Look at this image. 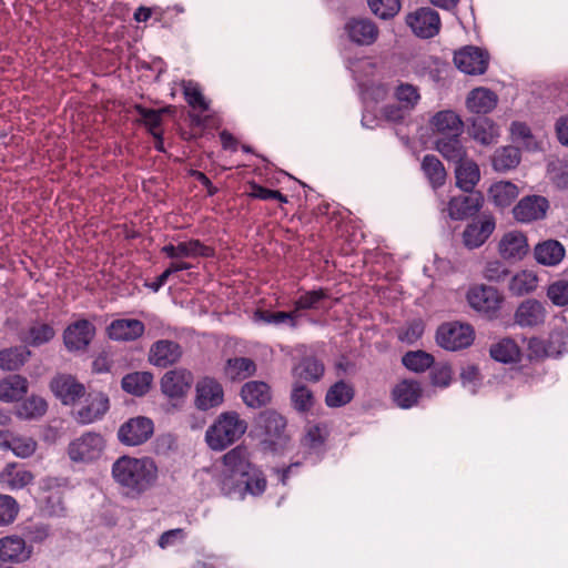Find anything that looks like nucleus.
Instances as JSON below:
<instances>
[{
    "label": "nucleus",
    "mask_w": 568,
    "mask_h": 568,
    "mask_svg": "<svg viewBox=\"0 0 568 568\" xmlns=\"http://www.w3.org/2000/svg\"><path fill=\"white\" fill-rule=\"evenodd\" d=\"M402 362L410 371L424 372L433 365L434 357L424 351H416L406 353Z\"/></svg>",
    "instance_id": "52"
},
{
    "label": "nucleus",
    "mask_w": 568,
    "mask_h": 568,
    "mask_svg": "<svg viewBox=\"0 0 568 568\" xmlns=\"http://www.w3.org/2000/svg\"><path fill=\"white\" fill-rule=\"evenodd\" d=\"M0 447L11 450L17 457L28 458L37 448V443L31 437L17 436L11 432H0Z\"/></svg>",
    "instance_id": "27"
},
{
    "label": "nucleus",
    "mask_w": 568,
    "mask_h": 568,
    "mask_svg": "<svg viewBox=\"0 0 568 568\" xmlns=\"http://www.w3.org/2000/svg\"><path fill=\"white\" fill-rule=\"evenodd\" d=\"M469 133L474 140L489 145L497 141L499 129L490 119L479 116L473 121Z\"/></svg>",
    "instance_id": "34"
},
{
    "label": "nucleus",
    "mask_w": 568,
    "mask_h": 568,
    "mask_svg": "<svg viewBox=\"0 0 568 568\" xmlns=\"http://www.w3.org/2000/svg\"><path fill=\"white\" fill-rule=\"evenodd\" d=\"M47 402L39 396H30L17 409V415L23 419L41 417L47 412Z\"/></svg>",
    "instance_id": "48"
},
{
    "label": "nucleus",
    "mask_w": 568,
    "mask_h": 568,
    "mask_svg": "<svg viewBox=\"0 0 568 568\" xmlns=\"http://www.w3.org/2000/svg\"><path fill=\"white\" fill-rule=\"evenodd\" d=\"M192 384V375L184 369L169 371L161 379L162 392L171 397H181L190 389Z\"/></svg>",
    "instance_id": "23"
},
{
    "label": "nucleus",
    "mask_w": 568,
    "mask_h": 568,
    "mask_svg": "<svg viewBox=\"0 0 568 568\" xmlns=\"http://www.w3.org/2000/svg\"><path fill=\"white\" fill-rule=\"evenodd\" d=\"M394 95L404 109L408 111H412L420 100L418 88L410 83L400 82L396 87Z\"/></svg>",
    "instance_id": "50"
},
{
    "label": "nucleus",
    "mask_w": 568,
    "mask_h": 568,
    "mask_svg": "<svg viewBox=\"0 0 568 568\" xmlns=\"http://www.w3.org/2000/svg\"><path fill=\"white\" fill-rule=\"evenodd\" d=\"M490 356L501 363H511L519 357V348L511 338H504L491 345Z\"/></svg>",
    "instance_id": "47"
},
{
    "label": "nucleus",
    "mask_w": 568,
    "mask_h": 568,
    "mask_svg": "<svg viewBox=\"0 0 568 568\" xmlns=\"http://www.w3.org/2000/svg\"><path fill=\"white\" fill-rule=\"evenodd\" d=\"M19 511L16 499L9 495H0V526L11 524Z\"/></svg>",
    "instance_id": "58"
},
{
    "label": "nucleus",
    "mask_w": 568,
    "mask_h": 568,
    "mask_svg": "<svg viewBox=\"0 0 568 568\" xmlns=\"http://www.w3.org/2000/svg\"><path fill=\"white\" fill-rule=\"evenodd\" d=\"M527 237L523 232L510 231L506 233L498 244V251L503 258L520 261L528 253Z\"/></svg>",
    "instance_id": "21"
},
{
    "label": "nucleus",
    "mask_w": 568,
    "mask_h": 568,
    "mask_svg": "<svg viewBox=\"0 0 568 568\" xmlns=\"http://www.w3.org/2000/svg\"><path fill=\"white\" fill-rule=\"evenodd\" d=\"M519 191L516 184L509 181H499L494 183L489 190L488 195L495 205L506 207L510 205L518 196Z\"/></svg>",
    "instance_id": "38"
},
{
    "label": "nucleus",
    "mask_w": 568,
    "mask_h": 568,
    "mask_svg": "<svg viewBox=\"0 0 568 568\" xmlns=\"http://www.w3.org/2000/svg\"><path fill=\"white\" fill-rule=\"evenodd\" d=\"M247 423L236 412H224L205 432L207 446L221 452L239 440L246 432Z\"/></svg>",
    "instance_id": "3"
},
{
    "label": "nucleus",
    "mask_w": 568,
    "mask_h": 568,
    "mask_svg": "<svg viewBox=\"0 0 568 568\" xmlns=\"http://www.w3.org/2000/svg\"><path fill=\"white\" fill-rule=\"evenodd\" d=\"M54 336L55 331L51 324L36 321L30 324L22 336V341L27 345L38 347L49 343Z\"/></svg>",
    "instance_id": "36"
},
{
    "label": "nucleus",
    "mask_w": 568,
    "mask_h": 568,
    "mask_svg": "<svg viewBox=\"0 0 568 568\" xmlns=\"http://www.w3.org/2000/svg\"><path fill=\"white\" fill-rule=\"evenodd\" d=\"M256 371L254 361L248 357H233L229 358L224 366V375L230 381H243L252 375Z\"/></svg>",
    "instance_id": "33"
},
{
    "label": "nucleus",
    "mask_w": 568,
    "mask_h": 568,
    "mask_svg": "<svg viewBox=\"0 0 568 568\" xmlns=\"http://www.w3.org/2000/svg\"><path fill=\"white\" fill-rule=\"evenodd\" d=\"M223 469L219 477L221 491L229 497L244 499L246 495L260 496L266 488L263 471L251 460L248 449L239 445L222 458Z\"/></svg>",
    "instance_id": "1"
},
{
    "label": "nucleus",
    "mask_w": 568,
    "mask_h": 568,
    "mask_svg": "<svg viewBox=\"0 0 568 568\" xmlns=\"http://www.w3.org/2000/svg\"><path fill=\"white\" fill-rule=\"evenodd\" d=\"M255 316L267 324L281 325L287 324L290 327L295 328L297 326L296 311L292 312H270V311H257Z\"/></svg>",
    "instance_id": "53"
},
{
    "label": "nucleus",
    "mask_w": 568,
    "mask_h": 568,
    "mask_svg": "<svg viewBox=\"0 0 568 568\" xmlns=\"http://www.w3.org/2000/svg\"><path fill=\"white\" fill-rule=\"evenodd\" d=\"M223 400V387L216 379L204 377L197 382L195 405L199 409L207 410L217 407Z\"/></svg>",
    "instance_id": "13"
},
{
    "label": "nucleus",
    "mask_w": 568,
    "mask_h": 568,
    "mask_svg": "<svg viewBox=\"0 0 568 568\" xmlns=\"http://www.w3.org/2000/svg\"><path fill=\"white\" fill-rule=\"evenodd\" d=\"M136 113L141 116L142 123L148 128L153 138H159L162 113L164 110L146 109L142 105H135Z\"/></svg>",
    "instance_id": "51"
},
{
    "label": "nucleus",
    "mask_w": 568,
    "mask_h": 568,
    "mask_svg": "<svg viewBox=\"0 0 568 568\" xmlns=\"http://www.w3.org/2000/svg\"><path fill=\"white\" fill-rule=\"evenodd\" d=\"M520 162L518 148L508 145L499 148L493 155V168L498 172H506L515 169Z\"/></svg>",
    "instance_id": "40"
},
{
    "label": "nucleus",
    "mask_w": 568,
    "mask_h": 568,
    "mask_svg": "<svg viewBox=\"0 0 568 568\" xmlns=\"http://www.w3.org/2000/svg\"><path fill=\"white\" fill-rule=\"evenodd\" d=\"M182 356L181 346L170 339H160L152 344L149 352V361L158 367H168L175 364Z\"/></svg>",
    "instance_id": "19"
},
{
    "label": "nucleus",
    "mask_w": 568,
    "mask_h": 568,
    "mask_svg": "<svg viewBox=\"0 0 568 568\" xmlns=\"http://www.w3.org/2000/svg\"><path fill=\"white\" fill-rule=\"evenodd\" d=\"M111 339L134 341L144 333V324L135 318L114 320L108 327Z\"/></svg>",
    "instance_id": "25"
},
{
    "label": "nucleus",
    "mask_w": 568,
    "mask_h": 568,
    "mask_svg": "<svg viewBox=\"0 0 568 568\" xmlns=\"http://www.w3.org/2000/svg\"><path fill=\"white\" fill-rule=\"evenodd\" d=\"M94 334L95 327L91 322L79 320L64 329L63 342L71 352L83 351L91 343Z\"/></svg>",
    "instance_id": "12"
},
{
    "label": "nucleus",
    "mask_w": 568,
    "mask_h": 568,
    "mask_svg": "<svg viewBox=\"0 0 568 568\" xmlns=\"http://www.w3.org/2000/svg\"><path fill=\"white\" fill-rule=\"evenodd\" d=\"M435 149L449 162L462 161L467 152L460 136H442L435 139Z\"/></svg>",
    "instance_id": "35"
},
{
    "label": "nucleus",
    "mask_w": 568,
    "mask_h": 568,
    "mask_svg": "<svg viewBox=\"0 0 568 568\" xmlns=\"http://www.w3.org/2000/svg\"><path fill=\"white\" fill-rule=\"evenodd\" d=\"M456 185L464 192H471L480 180V171L477 163L466 156L456 162Z\"/></svg>",
    "instance_id": "26"
},
{
    "label": "nucleus",
    "mask_w": 568,
    "mask_h": 568,
    "mask_svg": "<svg viewBox=\"0 0 568 568\" xmlns=\"http://www.w3.org/2000/svg\"><path fill=\"white\" fill-rule=\"evenodd\" d=\"M479 193L453 197L448 203V214L453 220H464L475 215L481 207Z\"/></svg>",
    "instance_id": "24"
},
{
    "label": "nucleus",
    "mask_w": 568,
    "mask_h": 568,
    "mask_svg": "<svg viewBox=\"0 0 568 568\" xmlns=\"http://www.w3.org/2000/svg\"><path fill=\"white\" fill-rule=\"evenodd\" d=\"M324 443L323 429L317 425H311L307 427L306 434L303 438L304 446L311 449L320 448Z\"/></svg>",
    "instance_id": "63"
},
{
    "label": "nucleus",
    "mask_w": 568,
    "mask_h": 568,
    "mask_svg": "<svg viewBox=\"0 0 568 568\" xmlns=\"http://www.w3.org/2000/svg\"><path fill=\"white\" fill-rule=\"evenodd\" d=\"M495 219L483 215L478 221L467 225L463 233L464 244L469 248L483 245L495 230Z\"/></svg>",
    "instance_id": "22"
},
{
    "label": "nucleus",
    "mask_w": 568,
    "mask_h": 568,
    "mask_svg": "<svg viewBox=\"0 0 568 568\" xmlns=\"http://www.w3.org/2000/svg\"><path fill=\"white\" fill-rule=\"evenodd\" d=\"M475 338V332L469 324L459 322L445 323L436 333L438 345L447 351H458L470 346Z\"/></svg>",
    "instance_id": "5"
},
{
    "label": "nucleus",
    "mask_w": 568,
    "mask_h": 568,
    "mask_svg": "<svg viewBox=\"0 0 568 568\" xmlns=\"http://www.w3.org/2000/svg\"><path fill=\"white\" fill-rule=\"evenodd\" d=\"M424 333V323L420 320H414L398 332V338L407 344L417 342Z\"/></svg>",
    "instance_id": "60"
},
{
    "label": "nucleus",
    "mask_w": 568,
    "mask_h": 568,
    "mask_svg": "<svg viewBox=\"0 0 568 568\" xmlns=\"http://www.w3.org/2000/svg\"><path fill=\"white\" fill-rule=\"evenodd\" d=\"M549 209V202L541 195L524 196L513 209L514 219L520 223L542 220Z\"/></svg>",
    "instance_id": "10"
},
{
    "label": "nucleus",
    "mask_w": 568,
    "mask_h": 568,
    "mask_svg": "<svg viewBox=\"0 0 568 568\" xmlns=\"http://www.w3.org/2000/svg\"><path fill=\"white\" fill-rule=\"evenodd\" d=\"M547 175L557 187L568 189V160H550L547 165Z\"/></svg>",
    "instance_id": "49"
},
{
    "label": "nucleus",
    "mask_w": 568,
    "mask_h": 568,
    "mask_svg": "<svg viewBox=\"0 0 568 568\" xmlns=\"http://www.w3.org/2000/svg\"><path fill=\"white\" fill-rule=\"evenodd\" d=\"M469 305L488 317H496L504 302L503 295L493 286L476 285L467 293Z\"/></svg>",
    "instance_id": "6"
},
{
    "label": "nucleus",
    "mask_w": 568,
    "mask_h": 568,
    "mask_svg": "<svg viewBox=\"0 0 568 568\" xmlns=\"http://www.w3.org/2000/svg\"><path fill=\"white\" fill-rule=\"evenodd\" d=\"M422 169L433 187L442 186L446 180V171L443 163L432 154L424 156Z\"/></svg>",
    "instance_id": "45"
},
{
    "label": "nucleus",
    "mask_w": 568,
    "mask_h": 568,
    "mask_svg": "<svg viewBox=\"0 0 568 568\" xmlns=\"http://www.w3.org/2000/svg\"><path fill=\"white\" fill-rule=\"evenodd\" d=\"M292 402L296 409L307 410L313 405V394L306 386L296 383L292 390Z\"/></svg>",
    "instance_id": "59"
},
{
    "label": "nucleus",
    "mask_w": 568,
    "mask_h": 568,
    "mask_svg": "<svg viewBox=\"0 0 568 568\" xmlns=\"http://www.w3.org/2000/svg\"><path fill=\"white\" fill-rule=\"evenodd\" d=\"M489 55L478 47L467 45L454 54L455 65L466 74H483L488 68Z\"/></svg>",
    "instance_id": "9"
},
{
    "label": "nucleus",
    "mask_w": 568,
    "mask_h": 568,
    "mask_svg": "<svg viewBox=\"0 0 568 568\" xmlns=\"http://www.w3.org/2000/svg\"><path fill=\"white\" fill-rule=\"evenodd\" d=\"M348 39L358 45L373 44L379 34L377 26L369 19H349L345 23Z\"/></svg>",
    "instance_id": "16"
},
{
    "label": "nucleus",
    "mask_w": 568,
    "mask_h": 568,
    "mask_svg": "<svg viewBox=\"0 0 568 568\" xmlns=\"http://www.w3.org/2000/svg\"><path fill=\"white\" fill-rule=\"evenodd\" d=\"M538 277L531 271H521L514 275L509 282V292L515 296H523L536 290Z\"/></svg>",
    "instance_id": "43"
},
{
    "label": "nucleus",
    "mask_w": 568,
    "mask_h": 568,
    "mask_svg": "<svg viewBox=\"0 0 568 568\" xmlns=\"http://www.w3.org/2000/svg\"><path fill=\"white\" fill-rule=\"evenodd\" d=\"M31 355L24 346H16L0 351V368L3 371L19 369Z\"/></svg>",
    "instance_id": "42"
},
{
    "label": "nucleus",
    "mask_w": 568,
    "mask_h": 568,
    "mask_svg": "<svg viewBox=\"0 0 568 568\" xmlns=\"http://www.w3.org/2000/svg\"><path fill=\"white\" fill-rule=\"evenodd\" d=\"M497 101V95L489 89L476 88L468 94L466 104L469 111L485 114L496 106Z\"/></svg>",
    "instance_id": "31"
},
{
    "label": "nucleus",
    "mask_w": 568,
    "mask_h": 568,
    "mask_svg": "<svg viewBox=\"0 0 568 568\" xmlns=\"http://www.w3.org/2000/svg\"><path fill=\"white\" fill-rule=\"evenodd\" d=\"M547 297L556 306L564 307L568 305V281L557 280L547 287Z\"/></svg>",
    "instance_id": "56"
},
{
    "label": "nucleus",
    "mask_w": 568,
    "mask_h": 568,
    "mask_svg": "<svg viewBox=\"0 0 568 568\" xmlns=\"http://www.w3.org/2000/svg\"><path fill=\"white\" fill-rule=\"evenodd\" d=\"M183 93L189 105L201 112L209 110V102L201 92L197 83L193 81L183 82Z\"/></svg>",
    "instance_id": "54"
},
{
    "label": "nucleus",
    "mask_w": 568,
    "mask_h": 568,
    "mask_svg": "<svg viewBox=\"0 0 568 568\" xmlns=\"http://www.w3.org/2000/svg\"><path fill=\"white\" fill-rule=\"evenodd\" d=\"M50 388L64 405L75 403L85 392L84 386L71 375L55 376L50 383Z\"/></svg>",
    "instance_id": "18"
},
{
    "label": "nucleus",
    "mask_w": 568,
    "mask_h": 568,
    "mask_svg": "<svg viewBox=\"0 0 568 568\" xmlns=\"http://www.w3.org/2000/svg\"><path fill=\"white\" fill-rule=\"evenodd\" d=\"M153 375L149 372H135L128 374L122 379V388L135 396H142L150 389Z\"/></svg>",
    "instance_id": "41"
},
{
    "label": "nucleus",
    "mask_w": 568,
    "mask_h": 568,
    "mask_svg": "<svg viewBox=\"0 0 568 568\" xmlns=\"http://www.w3.org/2000/svg\"><path fill=\"white\" fill-rule=\"evenodd\" d=\"M547 317L546 306L538 300L527 298L516 308L514 322L520 327H537L545 323Z\"/></svg>",
    "instance_id": "11"
},
{
    "label": "nucleus",
    "mask_w": 568,
    "mask_h": 568,
    "mask_svg": "<svg viewBox=\"0 0 568 568\" xmlns=\"http://www.w3.org/2000/svg\"><path fill=\"white\" fill-rule=\"evenodd\" d=\"M109 410V398L102 393H90L85 404L77 412L75 419L88 425L101 419Z\"/></svg>",
    "instance_id": "20"
},
{
    "label": "nucleus",
    "mask_w": 568,
    "mask_h": 568,
    "mask_svg": "<svg viewBox=\"0 0 568 568\" xmlns=\"http://www.w3.org/2000/svg\"><path fill=\"white\" fill-rule=\"evenodd\" d=\"M33 548L22 537L11 535L0 539V559L20 564L30 559Z\"/></svg>",
    "instance_id": "14"
},
{
    "label": "nucleus",
    "mask_w": 568,
    "mask_h": 568,
    "mask_svg": "<svg viewBox=\"0 0 568 568\" xmlns=\"http://www.w3.org/2000/svg\"><path fill=\"white\" fill-rule=\"evenodd\" d=\"M248 195L251 197L258 199V200H264V201L277 200V201H280L282 203H286L287 202V197L285 195H283L280 191H277V190H270V189L261 186V185H258L256 183H252L251 184V192L248 193Z\"/></svg>",
    "instance_id": "62"
},
{
    "label": "nucleus",
    "mask_w": 568,
    "mask_h": 568,
    "mask_svg": "<svg viewBox=\"0 0 568 568\" xmlns=\"http://www.w3.org/2000/svg\"><path fill=\"white\" fill-rule=\"evenodd\" d=\"M241 396L248 407H261L271 399L270 387L264 382L251 381L242 386Z\"/></svg>",
    "instance_id": "30"
},
{
    "label": "nucleus",
    "mask_w": 568,
    "mask_h": 568,
    "mask_svg": "<svg viewBox=\"0 0 568 568\" xmlns=\"http://www.w3.org/2000/svg\"><path fill=\"white\" fill-rule=\"evenodd\" d=\"M260 427L270 440L281 439L285 432L286 420L278 413L268 410L261 415Z\"/></svg>",
    "instance_id": "39"
},
{
    "label": "nucleus",
    "mask_w": 568,
    "mask_h": 568,
    "mask_svg": "<svg viewBox=\"0 0 568 568\" xmlns=\"http://www.w3.org/2000/svg\"><path fill=\"white\" fill-rule=\"evenodd\" d=\"M28 392V381L21 375H10L0 381V400L14 402L21 399Z\"/></svg>",
    "instance_id": "32"
},
{
    "label": "nucleus",
    "mask_w": 568,
    "mask_h": 568,
    "mask_svg": "<svg viewBox=\"0 0 568 568\" xmlns=\"http://www.w3.org/2000/svg\"><path fill=\"white\" fill-rule=\"evenodd\" d=\"M295 377L316 382L324 374V365L315 357L303 358L293 369Z\"/></svg>",
    "instance_id": "44"
},
{
    "label": "nucleus",
    "mask_w": 568,
    "mask_h": 568,
    "mask_svg": "<svg viewBox=\"0 0 568 568\" xmlns=\"http://www.w3.org/2000/svg\"><path fill=\"white\" fill-rule=\"evenodd\" d=\"M112 477L129 497H139L158 479V466L150 457L121 456L112 465Z\"/></svg>",
    "instance_id": "2"
},
{
    "label": "nucleus",
    "mask_w": 568,
    "mask_h": 568,
    "mask_svg": "<svg viewBox=\"0 0 568 568\" xmlns=\"http://www.w3.org/2000/svg\"><path fill=\"white\" fill-rule=\"evenodd\" d=\"M509 274V270L500 261H490L484 268V277L490 282H500Z\"/></svg>",
    "instance_id": "61"
},
{
    "label": "nucleus",
    "mask_w": 568,
    "mask_h": 568,
    "mask_svg": "<svg viewBox=\"0 0 568 568\" xmlns=\"http://www.w3.org/2000/svg\"><path fill=\"white\" fill-rule=\"evenodd\" d=\"M406 22L412 31L419 38L429 39L440 30V18L432 8H419L406 17Z\"/></svg>",
    "instance_id": "8"
},
{
    "label": "nucleus",
    "mask_w": 568,
    "mask_h": 568,
    "mask_svg": "<svg viewBox=\"0 0 568 568\" xmlns=\"http://www.w3.org/2000/svg\"><path fill=\"white\" fill-rule=\"evenodd\" d=\"M430 129L436 138L460 136L464 123L459 115L452 110H443L433 115L429 121Z\"/></svg>",
    "instance_id": "15"
},
{
    "label": "nucleus",
    "mask_w": 568,
    "mask_h": 568,
    "mask_svg": "<svg viewBox=\"0 0 568 568\" xmlns=\"http://www.w3.org/2000/svg\"><path fill=\"white\" fill-rule=\"evenodd\" d=\"M513 140L518 143H523L526 146L531 145L532 135L529 126L523 122H514L510 128Z\"/></svg>",
    "instance_id": "64"
},
{
    "label": "nucleus",
    "mask_w": 568,
    "mask_h": 568,
    "mask_svg": "<svg viewBox=\"0 0 568 568\" xmlns=\"http://www.w3.org/2000/svg\"><path fill=\"white\" fill-rule=\"evenodd\" d=\"M104 448V438L98 433L88 432L69 444L68 455L72 462L91 463L102 456Z\"/></svg>",
    "instance_id": "4"
},
{
    "label": "nucleus",
    "mask_w": 568,
    "mask_h": 568,
    "mask_svg": "<svg viewBox=\"0 0 568 568\" xmlns=\"http://www.w3.org/2000/svg\"><path fill=\"white\" fill-rule=\"evenodd\" d=\"M153 430L154 425L150 418L136 416L120 426L118 438L126 446H138L145 443L152 436Z\"/></svg>",
    "instance_id": "7"
},
{
    "label": "nucleus",
    "mask_w": 568,
    "mask_h": 568,
    "mask_svg": "<svg viewBox=\"0 0 568 568\" xmlns=\"http://www.w3.org/2000/svg\"><path fill=\"white\" fill-rule=\"evenodd\" d=\"M33 480V475L23 468L9 464L0 473V484L9 489L16 490L28 486Z\"/></svg>",
    "instance_id": "37"
},
{
    "label": "nucleus",
    "mask_w": 568,
    "mask_h": 568,
    "mask_svg": "<svg viewBox=\"0 0 568 568\" xmlns=\"http://www.w3.org/2000/svg\"><path fill=\"white\" fill-rule=\"evenodd\" d=\"M353 396L352 386L339 381L327 390L325 402L328 407H341L349 403Z\"/></svg>",
    "instance_id": "46"
},
{
    "label": "nucleus",
    "mask_w": 568,
    "mask_h": 568,
    "mask_svg": "<svg viewBox=\"0 0 568 568\" xmlns=\"http://www.w3.org/2000/svg\"><path fill=\"white\" fill-rule=\"evenodd\" d=\"M162 252L172 260L182 257L195 258V257H211L214 255V250L207 245H204L200 240H189L185 242H179L176 245L168 244L162 247Z\"/></svg>",
    "instance_id": "17"
},
{
    "label": "nucleus",
    "mask_w": 568,
    "mask_h": 568,
    "mask_svg": "<svg viewBox=\"0 0 568 568\" xmlns=\"http://www.w3.org/2000/svg\"><path fill=\"white\" fill-rule=\"evenodd\" d=\"M326 296L327 295L323 290L310 291L301 295L294 303V311H296V317H298L300 311L317 308L318 303Z\"/></svg>",
    "instance_id": "57"
},
{
    "label": "nucleus",
    "mask_w": 568,
    "mask_h": 568,
    "mask_svg": "<svg viewBox=\"0 0 568 568\" xmlns=\"http://www.w3.org/2000/svg\"><path fill=\"white\" fill-rule=\"evenodd\" d=\"M392 395L398 407L407 409L418 403L422 396V387L415 381L404 379L394 387Z\"/></svg>",
    "instance_id": "29"
},
{
    "label": "nucleus",
    "mask_w": 568,
    "mask_h": 568,
    "mask_svg": "<svg viewBox=\"0 0 568 568\" xmlns=\"http://www.w3.org/2000/svg\"><path fill=\"white\" fill-rule=\"evenodd\" d=\"M564 245L557 240H547L535 246L534 255L536 261L545 266H556L565 257Z\"/></svg>",
    "instance_id": "28"
},
{
    "label": "nucleus",
    "mask_w": 568,
    "mask_h": 568,
    "mask_svg": "<svg viewBox=\"0 0 568 568\" xmlns=\"http://www.w3.org/2000/svg\"><path fill=\"white\" fill-rule=\"evenodd\" d=\"M368 6L375 16L385 20L393 18L400 10L399 0H368Z\"/></svg>",
    "instance_id": "55"
}]
</instances>
